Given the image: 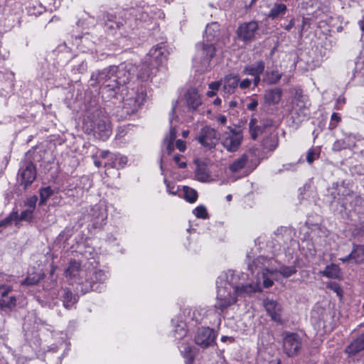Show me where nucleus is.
I'll use <instances>...</instances> for the list:
<instances>
[{
    "instance_id": "obj_15",
    "label": "nucleus",
    "mask_w": 364,
    "mask_h": 364,
    "mask_svg": "<svg viewBox=\"0 0 364 364\" xmlns=\"http://www.w3.org/2000/svg\"><path fill=\"white\" fill-rule=\"evenodd\" d=\"M267 261V259L263 256H259L255 259L252 263H248L247 267L248 269L254 274L257 271V274L261 271L262 278H263V286L265 288L271 287L273 285V281L267 277H265L264 270L269 272V269L267 268H264V262Z\"/></svg>"
},
{
    "instance_id": "obj_22",
    "label": "nucleus",
    "mask_w": 364,
    "mask_h": 364,
    "mask_svg": "<svg viewBox=\"0 0 364 364\" xmlns=\"http://www.w3.org/2000/svg\"><path fill=\"white\" fill-rule=\"evenodd\" d=\"M177 106V101H173L172 108L170 113L169 121L171 124V129L169 133L165 136L164 142L166 144V149L168 154H171L174 149L173 142L176 137V131L175 127L172 126V121L175 114L176 108Z\"/></svg>"
},
{
    "instance_id": "obj_31",
    "label": "nucleus",
    "mask_w": 364,
    "mask_h": 364,
    "mask_svg": "<svg viewBox=\"0 0 364 364\" xmlns=\"http://www.w3.org/2000/svg\"><path fill=\"white\" fill-rule=\"evenodd\" d=\"M364 349V333L351 342L346 348V353L350 356L355 355Z\"/></svg>"
},
{
    "instance_id": "obj_14",
    "label": "nucleus",
    "mask_w": 364,
    "mask_h": 364,
    "mask_svg": "<svg viewBox=\"0 0 364 364\" xmlns=\"http://www.w3.org/2000/svg\"><path fill=\"white\" fill-rule=\"evenodd\" d=\"M103 21L104 28L109 34L113 35L119 30L122 36L124 37L128 36L127 32L124 33L121 31V30L123 29L124 23L122 21L118 19L116 16L107 13L104 15Z\"/></svg>"
},
{
    "instance_id": "obj_11",
    "label": "nucleus",
    "mask_w": 364,
    "mask_h": 364,
    "mask_svg": "<svg viewBox=\"0 0 364 364\" xmlns=\"http://www.w3.org/2000/svg\"><path fill=\"white\" fill-rule=\"evenodd\" d=\"M235 284L233 286V291L237 296L246 297L262 291L260 283L258 280L250 284H242L238 282L237 280L240 279V276L243 277L245 274L241 273L240 275L235 274Z\"/></svg>"
},
{
    "instance_id": "obj_28",
    "label": "nucleus",
    "mask_w": 364,
    "mask_h": 364,
    "mask_svg": "<svg viewBox=\"0 0 364 364\" xmlns=\"http://www.w3.org/2000/svg\"><path fill=\"white\" fill-rule=\"evenodd\" d=\"M59 294L63 306L67 309H71L77 302L78 297L68 288L62 289Z\"/></svg>"
},
{
    "instance_id": "obj_63",
    "label": "nucleus",
    "mask_w": 364,
    "mask_h": 364,
    "mask_svg": "<svg viewBox=\"0 0 364 364\" xmlns=\"http://www.w3.org/2000/svg\"><path fill=\"white\" fill-rule=\"evenodd\" d=\"M294 26V19L291 18L289 21V23L284 26V29L286 31H290L291 28Z\"/></svg>"
},
{
    "instance_id": "obj_61",
    "label": "nucleus",
    "mask_w": 364,
    "mask_h": 364,
    "mask_svg": "<svg viewBox=\"0 0 364 364\" xmlns=\"http://www.w3.org/2000/svg\"><path fill=\"white\" fill-rule=\"evenodd\" d=\"M220 82H213L209 84V88L212 90H214V91H217L218 90L219 87H220Z\"/></svg>"
},
{
    "instance_id": "obj_35",
    "label": "nucleus",
    "mask_w": 364,
    "mask_h": 364,
    "mask_svg": "<svg viewBox=\"0 0 364 364\" xmlns=\"http://www.w3.org/2000/svg\"><path fill=\"white\" fill-rule=\"evenodd\" d=\"M264 62L259 60L250 65L246 66L243 70V73L249 75H260L264 72Z\"/></svg>"
},
{
    "instance_id": "obj_41",
    "label": "nucleus",
    "mask_w": 364,
    "mask_h": 364,
    "mask_svg": "<svg viewBox=\"0 0 364 364\" xmlns=\"http://www.w3.org/2000/svg\"><path fill=\"white\" fill-rule=\"evenodd\" d=\"M353 78L355 80L356 83L364 86V65L362 63H357L355 64Z\"/></svg>"
},
{
    "instance_id": "obj_19",
    "label": "nucleus",
    "mask_w": 364,
    "mask_h": 364,
    "mask_svg": "<svg viewBox=\"0 0 364 364\" xmlns=\"http://www.w3.org/2000/svg\"><path fill=\"white\" fill-rule=\"evenodd\" d=\"M168 55L169 51L168 50L166 46L164 43H161L150 49L149 53V60L152 63L154 61L155 65H159L167 60Z\"/></svg>"
},
{
    "instance_id": "obj_58",
    "label": "nucleus",
    "mask_w": 364,
    "mask_h": 364,
    "mask_svg": "<svg viewBox=\"0 0 364 364\" xmlns=\"http://www.w3.org/2000/svg\"><path fill=\"white\" fill-rule=\"evenodd\" d=\"M176 146L181 152L184 151L186 148L185 141L181 139L176 140Z\"/></svg>"
},
{
    "instance_id": "obj_56",
    "label": "nucleus",
    "mask_w": 364,
    "mask_h": 364,
    "mask_svg": "<svg viewBox=\"0 0 364 364\" xmlns=\"http://www.w3.org/2000/svg\"><path fill=\"white\" fill-rule=\"evenodd\" d=\"M38 280L36 279L35 278L26 277L25 279H23L21 282V284L26 285V286H31V285L36 284L38 282Z\"/></svg>"
},
{
    "instance_id": "obj_1",
    "label": "nucleus",
    "mask_w": 364,
    "mask_h": 364,
    "mask_svg": "<svg viewBox=\"0 0 364 364\" xmlns=\"http://www.w3.org/2000/svg\"><path fill=\"white\" fill-rule=\"evenodd\" d=\"M235 272L228 270L223 276L218 277L216 281L218 287L215 308L223 312L228 307L237 301V295L233 291L235 284Z\"/></svg>"
},
{
    "instance_id": "obj_21",
    "label": "nucleus",
    "mask_w": 364,
    "mask_h": 364,
    "mask_svg": "<svg viewBox=\"0 0 364 364\" xmlns=\"http://www.w3.org/2000/svg\"><path fill=\"white\" fill-rule=\"evenodd\" d=\"M263 305L268 315L276 322L282 321V305L275 300L266 299L263 301Z\"/></svg>"
},
{
    "instance_id": "obj_40",
    "label": "nucleus",
    "mask_w": 364,
    "mask_h": 364,
    "mask_svg": "<svg viewBox=\"0 0 364 364\" xmlns=\"http://www.w3.org/2000/svg\"><path fill=\"white\" fill-rule=\"evenodd\" d=\"M322 275L330 279H338L341 274V270L338 265L331 264L327 265L321 272Z\"/></svg>"
},
{
    "instance_id": "obj_12",
    "label": "nucleus",
    "mask_w": 364,
    "mask_h": 364,
    "mask_svg": "<svg viewBox=\"0 0 364 364\" xmlns=\"http://www.w3.org/2000/svg\"><path fill=\"white\" fill-rule=\"evenodd\" d=\"M283 346L288 356L297 354L301 346V338L298 333L285 331L283 333Z\"/></svg>"
},
{
    "instance_id": "obj_45",
    "label": "nucleus",
    "mask_w": 364,
    "mask_h": 364,
    "mask_svg": "<svg viewBox=\"0 0 364 364\" xmlns=\"http://www.w3.org/2000/svg\"><path fill=\"white\" fill-rule=\"evenodd\" d=\"M183 190L184 198L186 201L193 203L197 200L198 193L195 189L188 186H183Z\"/></svg>"
},
{
    "instance_id": "obj_20",
    "label": "nucleus",
    "mask_w": 364,
    "mask_h": 364,
    "mask_svg": "<svg viewBox=\"0 0 364 364\" xmlns=\"http://www.w3.org/2000/svg\"><path fill=\"white\" fill-rule=\"evenodd\" d=\"M97 38L93 37L89 33H86L82 36H76L74 39V44L82 52L92 51L95 47Z\"/></svg>"
},
{
    "instance_id": "obj_32",
    "label": "nucleus",
    "mask_w": 364,
    "mask_h": 364,
    "mask_svg": "<svg viewBox=\"0 0 364 364\" xmlns=\"http://www.w3.org/2000/svg\"><path fill=\"white\" fill-rule=\"evenodd\" d=\"M196 168L195 171V178L200 182H207L210 178L207 166L204 163L196 161Z\"/></svg>"
},
{
    "instance_id": "obj_29",
    "label": "nucleus",
    "mask_w": 364,
    "mask_h": 364,
    "mask_svg": "<svg viewBox=\"0 0 364 364\" xmlns=\"http://www.w3.org/2000/svg\"><path fill=\"white\" fill-rule=\"evenodd\" d=\"M240 81L237 75H228L223 79V90L225 93L232 94L238 86Z\"/></svg>"
},
{
    "instance_id": "obj_36",
    "label": "nucleus",
    "mask_w": 364,
    "mask_h": 364,
    "mask_svg": "<svg viewBox=\"0 0 364 364\" xmlns=\"http://www.w3.org/2000/svg\"><path fill=\"white\" fill-rule=\"evenodd\" d=\"M249 162V156L247 154H242L240 158L235 159L229 166V169L232 172H238L245 168Z\"/></svg>"
},
{
    "instance_id": "obj_37",
    "label": "nucleus",
    "mask_w": 364,
    "mask_h": 364,
    "mask_svg": "<svg viewBox=\"0 0 364 364\" xmlns=\"http://www.w3.org/2000/svg\"><path fill=\"white\" fill-rule=\"evenodd\" d=\"M282 91L279 88L267 90L264 94V100L269 104H277L282 97Z\"/></svg>"
},
{
    "instance_id": "obj_44",
    "label": "nucleus",
    "mask_w": 364,
    "mask_h": 364,
    "mask_svg": "<svg viewBox=\"0 0 364 364\" xmlns=\"http://www.w3.org/2000/svg\"><path fill=\"white\" fill-rule=\"evenodd\" d=\"M154 66L156 65L151 61L150 63L146 62L145 63H143L138 73V77L143 80L147 79L150 76L151 70Z\"/></svg>"
},
{
    "instance_id": "obj_59",
    "label": "nucleus",
    "mask_w": 364,
    "mask_h": 364,
    "mask_svg": "<svg viewBox=\"0 0 364 364\" xmlns=\"http://www.w3.org/2000/svg\"><path fill=\"white\" fill-rule=\"evenodd\" d=\"M251 85V80L249 79H245L242 80L240 83V87L242 89H246L248 88Z\"/></svg>"
},
{
    "instance_id": "obj_42",
    "label": "nucleus",
    "mask_w": 364,
    "mask_h": 364,
    "mask_svg": "<svg viewBox=\"0 0 364 364\" xmlns=\"http://www.w3.org/2000/svg\"><path fill=\"white\" fill-rule=\"evenodd\" d=\"M13 222H15L16 224L18 222V213L17 211H12L4 220L0 221V233L2 232L4 228L11 225Z\"/></svg>"
},
{
    "instance_id": "obj_38",
    "label": "nucleus",
    "mask_w": 364,
    "mask_h": 364,
    "mask_svg": "<svg viewBox=\"0 0 364 364\" xmlns=\"http://www.w3.org/2000/svg\"><path fill=\"white\" fill-rule=\"evenodd\" d=\"M282 73L278 70L266 71L263 77V82L267 85H275L279 82Z\"/></svg>"
},
{
    "instance_id": "obj_27",
    "label": "nucleus",
    "mask_w": 364,
    "mask_h": 364,
    "mask_svg": "<svg viewBox=\"0 0 364 364\" xmlns=\"http://www.w3.org/2000/svg\"><path fill=\"white\" fill-rule=\"evenodd\" d=\"M88 267L87 278L90 279V281L92 282V284L93 285L92 290L96 291L98 289V287H95V283H103L107 279V275L106 272L102 269H97L94 267L90 268V266Z\"/></svg>"
},
{
    "instance_id": "obj_34",
    "label": "nucleus",
    "mask_w": 364,
    "mask_h": 364,
    "mask_svg": "<svg viewBox=\"0 0 364 364\" xmlns=\"http://www.w3.org/2000/svg\"><path fill=\"white\" fill-rule=\"evenodd\" d=\"M287 11V7L284 4L276 2L271 7L267 17L272 20L282 17Z\"/></svg>"
},
{
    "instance_id": "obj_62",
    "label": "nucleus",
    "mask_w": 364,
    "mask_h": 364,
    "mask_svg": "<svg viewBox=\"0 0 364 364\" xmlns=\"http://www.w3.org/2000/svg\"><path fill=\"white\" fill-rule=\"evenodd\" d=\"M337 187H338V185H336V186L333 185V186L331 188L332 191L331 192V196L333 198V200L338 199L337 196H338V193H335L336 189H337Z\"/></svg>"
},
{
    "instance_id": "obj_9",
    "label": "nucleus",
    "mask_w": 364,
    "mask_h": 364,
    "mask_svg": "<svg viewBox=\"0 0 364 364\" xmlns=\"http://www.w3.org/2000/svg\"><path fill=\"white\" fill-rule=\"evenodd\" d=\"M229 132L223 133L221 143L223 147L229 152L237 151L243 140V135L241 130H237L228 127Z\"/></svg>"
},
{
    "instance_id": "obj_46",
    "label": "nucleus",
    "mask_w": 364,
    "mask_h": 364,
    "mask_svg": "<svg viewBox=\"0 0 364 364\" xmlns=\"http://www.w3.org/2000/svg\"><path fill=\"white\" fill-rule=\"evenodd\" d=\"M276 272H279L284 277H289L290 276L294 274L296 272V269L294 266H282L279 270H272L269 271L271 274H273Z\"/></svg>"
},
{
    "instance_id": "obj_6",
    "label": "nucleus",
    "mask_w": 364,
    "mask_h": 364,
    "mask_svg": "<svg viewBox=\"0 0 364 364\" xmlns=\"http://www.w3.org/2000/svg\"><path fill=\"white\" fill-rule=\"evenodd\" d=\"M114 78L112 80V83L108 85L109 89L115 90L120 86L128 83L134 77L136 71V68L131 63H122L119 65H112Z\"/></svg>"
},
{
    "instance_id": "obj_64",
    "label": "nucleus",
    "mask_w": 364,
    "mask_h": 364,
    "mask_svg": "<svg viewBox=\"0 0 364 364\" xmlns=\"http://www.w3.org/2000/svg\"><path fill=\"white\" fill-rule=\"evenodd\" d=\"M218 122L222 124H225L227 122V118L224 115H220L218 117Z\"/></svg>"
},
{
    "instance_id": "obj_25",
    "label": "nucleus",
    "mask_w": 364,
    "mask_h": 364,
    "mask_svg": "<svg viewBox=\"0 0 364 364\" xmlns=\"http://www.w3.org/2000/svg\"><path fill=\"white\" fill-rule=\"evenodd\" d=\"M271 125L272 124L269 122H265L264 121L258 122L255 118L251 119L249 123L251 138L255 140L259 135L264 132L267 127H270Z\"/></svg>"
},
{
    "instance_id": "obj_4",
    "label": "nucleus",
    "mask_w": 364,
    "mask_h": 364,
    "mask_svg": "<svg viewBox=\"0 0 364 364\" xmlns=\"http://www.w3.org/2000/svg\"><path fill=\"white\" fill-rule=\"evenodd\" d=\"M215 55L213 43L203 41L196 45V54L193 58V66L197 72L203 73L210 68V62Z\"/></svg>"
},
{
    "instance_id": "obj_17",
    "label": "nucleus",
    "mask_w": 364,
    "mask_h": 364,
    "mask_svg": "<svg viewBox=\"0 0 364 364\" xmlns=\"http://www.w3.org/2000/svg\"><path fill=\"white\" fill-rule=\"evenodd\" d=\"M12 291L11 286H0V309L1 311H11L16 306V297L9 296V293Z\"/></svg>"
},
{
    "instance_id": "obj_48",
    "label": "nucleus",
    "mask_w": 364,
    "mask_h": 364,
    "mask_svg": "<svg viewBox=\"0 0 364 364\" xmlns=\"http://www.w3.org/2000/svg\"><path fill=\"white\" fill-rule=\"evenodd\" d=\"M264 148L273 151L278 145V139L275 135H271L267 137L263 142Z\"/></svg>"
},
{
    "instance_id": "obj_5",
    "label": "nucleus",
    "mask_w": 364,
    "mask_h": 364,
    "mask_svg": "<svg viewBox=\"0 0 364 364\" xmlns=\"http://www.w3.org/2000/svg\"><path fill=\"white\" fill-rule=\"evenodd\" d=\"M89 267L85 264L82 266L80 262L72 260L69 262L65 269V275L66 277L74 280L82 285V291L83 294L88 292L90 289H93V285L90 279L87 278V270Z\"/></svg>"
},
{
    "instance_id": "obj_26",
    "label": "nucleus",
    "mask_w": 364,
    "mask_h": 364,
    "mask_svg": "<svg viewBox=\"0 0 364 364\" xmlns=\"http://www.w3.org/2000/svg\"><path fill=\"white\" fill-rule=\"evenodd\" d=\"M294 109L298 117L300 118V121H303L310 114L309 108L306 104V99L305 96H297Z\"/></svg>"
},
{
    "instance_id": "obj_33",
    "label": "nucleus",
    "mask_w": 364,
    "mask_h": 364,
    "mask_svg": "<svg viewBox=\"0 0 364 364\" xmlns=\"http://www.w3.org/2000/svg\"><path fill=\"white\" fill-rule=\"evenodd\" d=\"M90 215L94 224L96 225H101L107 218V213L105 210L97 205H95L91 209Z\"/></svg>"
},
{
    "instance_id": "obj_10",
    "label": "nucleus",
    "mask_w": 364,
    "mask_h": 364,
    "mask_svg": "<svg viewBox=\"0 0 364 364\" xmlns=\"http://www.w3.org/2000/svg\"><path fill=\"white\" fill-rule=\"evenodd\" d=\"M258 30L259 23L257 21L244 22L237 27L236 35L239 41L248 44L255 38Z\"/></svg>"
},
{
    "instance_id": "obj_8",
    "label": "nucleus",
    "mask_w": 364,
    "mask_h": 364,
    "mask_svg": "<svg viewBox=\"0 0 364 364\" xmlns=\"http://www.w3.org/2000/svg\"><path fill=\"white\" fill-rule=\"evenodd\" d=\"M146 93L143 89L124 99L122 112L126 116L135 114L145 100Z\"/></svg>"
},
{
    "instance_id": "obj_13",
    "label": "nucleus",
    "mask_w": 364,
    "mask_h": 364,
    "mask_svg": "<svg viewBox=\"0 0 364 364\" xmlns=\"http://www.w3.org/2000/svg\"><path fill=\"white\" fill-rule=\"evenodd\" d=\"M216 336L214 331L209 327L198 328L195 336V343L203 348H206L214 344Z\"/></svg>"
},
{
    "instance_id": "obj_39",
    "label": "nucleus",
    "mask_w": 364,
    "mask_h": 364,
    "mask_svg": "<svg viewBox=\"0 0 364 364\" xmlns=\"http://www.w3.org/2000/svg\"><path fill=\"white\" fill-rule=\"evenodd\" d=\"M172 323H173L174 329L173 331V336L176 340H181L183 337L186 336L187 331H186V324L183 321H177L175 323L174 320H172Z\"/></svg>"
},
{
    "instance_id": "obj_3",
    "label": "nucleus",
    "mask_w": 364,
    "mask_h": 364,
    "mask_svg": "<svg viewBox=\"0 0 364 364\" xmlns=\"http://www.w3.org/2000/svg\"><path fill=\"white\" fill-rule=\"evenodd\" d=\"M130 15L134 18L137 24L148 28L153 24L156 25L158 19L164 17V14L161 9L149 5H143L132 9Z\"/></svg>"
},
{
    "instance_id": "obj_2",
    "label": "nucleus",
    "mask_w": 364,
    "mask_h": 364,
    "mask_svg": "<svg viewBox=\"0 0 364 364\" xmlns=\"http://www.w3.org/2000/svg\"><path fill=\"white\" fill-rule=\"evenodd\" d=\"M84 126L88 133H93L98 139L105 141L112 134L107 116L100 109L95 110L85 119Z\"/></svg>"
},
{
    "instance_id": "obj_30",
    "label": "nucleus",
    "mask_w": 364,
    "mask_h": 364,
    "mask_svg": "<svg viewBox=\"0 0 364 364\" xmlns=\"http://www.w3.org/2000/svg\"><path fill=\"white\" fill-rule=\"evenodd\" d=\"M219 25L218 23H212L207 25L203 36V41L214 44V42L219 36Z\"/></svg>"
},
{
    "instance_id": "obj_18",
    "label": "nucleus",
    "mask_w": 364,
    "mask_h": 364,
    "mask_svg": "<svg viewBox=\"0 0 364 364\" xmlns=\"http://www.w3.org/2000/svg\"><path fill=\"white\" fill-rule=\"evenodd\" d=\"M21 185L24 189H27L36 178V168L33 162L25 163L20 170Z\"/></svg>"
},
{
    "instance_id": "obj_51",
    "label": "nucleus",
    "mask_w": 364,
    "mask_h": 364,
    "mask_svg": "<svg viewBox=\"0 0 364 364\" xmlns=\"http://www.w3.org/2000/svg\"><path fill=\"white\" fill-rule=\"evenodd\" d=\"M127 163V159L125 156L115 155L113 161V167L117 169L123 168Z\"/></svg>"
},
{
    "instance_id": "obj_54",
    "label": "nucleus",
    "mask_w": 364,
    "mask_h": 364,
    "mask_svg": "<svg viewBox=\"0 0 364 364\" xmlns=\"http://www.w3.org/2000/svg\"><path fill=\"white\" fill-rule=\"evenodd\" d=\"M37 201V196H32L26 199V200L25 201V205L27 206L28 209L34 211Z\"/></svg>"
},
{
    "instance_id": "obj_16",
    "label": "nucleus",
    "mask_w": 364,
    "mask_h": 364,
    "mask_svg": "<svg viewBox=\"0 0 364 364\" xmlns=\"http://www.w3.org/2000/svg\"><path fill=\"white\" fill-rule=\"evenodd\" d=\"M113 66L110 65L102 70L93 72L91 75L90 80L95 81L97 84L108 87V85L112 83V80L114 78Z\"/></svg>"
},
{
    "instance_id": "obj_50",
    "label": "nucleus",
    "mask_w": 364,
    "mask_h": 364,
    "mask_svg": "<svg viewBox=\"0 0 364 364\" xmlns=\"http://www.w3.org/2000/svg\"><path fill=\"white\" fill-rule=\"evenodd\" d=\"M193 213L198 218H201V219L208 218V214L207 213L206 208L203 205H199L197 208H196L193 210Z\"/></svg>"
},
{
    "instance_id": "obj_24",
    "label": "nucleus",
    "mask_w": 364,
    "mask_h": 364,
    "mask_svg": "<svg viewBox=\"0 0 364 364\" xmlns=\"http://www.w3.org/2000/svg\"><path fill=\"white\" fill-rule=\"evenodd\" d=\"M184 97L191 110H196L202 104L201 97L196 88L188 89Z\"/></svg>"
},
{
    "instance_id": "obj_57",
    "label": "nucleus",
    "mask_w": 364,
    "mask_h": 364,
    "mask_svg": "<svg viewBox=\"0 0 364 364\" xmlns=\"http://www.w3.org/2000/svg\"><path fill=\"white\" fill-rule=\"evenodd\" d=\"M315 156H316V154L313 150H311V149L309 150L307 155H306V161L309 164H312L314 162V161L315 160Z\"/></svg>"
},
{
    "instance_id": "obj_55",
    "label": "nucleus",
    "mask_w": 364,
    "mask_h": 364,
    "mask_svg": "<svg viewBox=\"0 0 364 364\" xmlns=\"http://www.w3.org/2000/svg\"><path fill=\"white\" fill-rule=\"evenodd\" d=\"M327 316H328L327 314H323L322 318L319 320L318 323V326L322 327L325 330V331H330L332 328L331 326H328L325 323V321L323 319L325 318V317H327Z\"/></svg>"
},
{
    "instance_id": "obj_23",
    "label": "nucleus",
    "mask_w": 364,
    "mask_h": 364,
    "mask_svg": "<svg viewBox=\"0 0 364 364\" xmlns=\"http://www.w3.org/2000/svg\"><path fill=\"white\" fill-rule=\"evenodd\" d=\"M355 136L350 133H343V138L337 139L333 144L332 149L334 151H340L343 149H352L355 146Z\"/></svg>"
},
{
    "instance_id": "obj_43",
    "label": "nucleus",
    "mask_w": 364,
    "mask_h": 364,
    "mask_svg": "<svg viewBox=\"0 0 364 364\" xmlns=\"http://www.w3.org/2000/svg\"><path fill=\"white\" fill-rule=\"evenodd\" d=\"M351 256L353 259L356 263H361L364 262V246L355 245L351 251Z\"/></svg>"
},
{
    "instance_id": "obj_60",
    "label": "nucleus",
    "mask_w": 364,
    "mask_h": 364,
    "mask_svg": "<svg viewBox=\"0 0 364 364\" xmlns=\"http://www.w3.org/2000/svg\"><path fill=\"white\" fill-rule=\"evenodd\" d=\"M257 105H258L257 101L255 100H251V102L250 103L247 104V107L249 110L253 111L256 109Z\"/></svg>"
},
{
    "instance_id": "obj_7",
    "label": "nucleus",
    "mask_w": 364,
    "mask_h": 364,
    "mask_svg": "<svg viewBox=\"0 0 364 364\" xmlns=\"http://www.w3.org/2000/svg\"><path fill=\"white\" fill-rule=\"evenodd\" d=\"M196 139L203 147L211 149L218 143L220 134L215 128L210 126H205L200 129Z\"/></svg>"
},
{
    "instance_id": "obj_53",
    "label": "nucleus",
    "mask_w": 364,
    "mask_h": 364,
    "mask_svg": "<svg viewBox=\"0 0 364 364\" xmlns=\"http://www.w3.org/2000/svg\"><path fill=\"white\" fill-rule=\"evenodd\" d=\"M341 121V117L338 115V114L336 112H333L331 117V121L328 125V129L330 130L335 129Z\"/></svg>"
},
{
    "instance_id": "obj_52",
    "label": "nucleus",
    "mask_w": 364,
    "mask_h": 364,
    "mask_svg": "<svg viewBox=\"0 0 364 364\" xmlns=\"http://www.w3.org/2000/svg\"><path fill=\"white\" fill-rule=\"evenodd\" d=\"M33 211L28 208L23 210L21 213V214L18 215V222L19 221L31 222L33 218Z\"/></svg>"
},
{
    "instance_id": "obj_49",
    "label": "nucleus",
    "mask_w": 364,
    "mask_h": 364,
    "mask_svg": "<svg viewBox=\"0 0 364 364\" xmlns=\"http://www.w3.org/2000/svg\"><path fill=\"white\" fill-rule=\"evenodd\" d=\"M180 350L184 356L187 357L188 361L186 364H191L193 362V355L192 354V348L187 344H183L180 347Z\"/></svg>"
},
{
    "instance_id": "obj_47",
    "label": "nucleus",
    "mask_w": 364,
    "mask_h": 364,
    "mask_svg": "<svg viewBox=\"0 0 364 364\" xmlns=\"http://www.w3.org/2000/svg\"><path fill=\"white\" fill-rule=\"evenodd\" d=\"M40 205H43L46 200L53 194V191L50 186L42 188L39 191Z\"/></svg>"
}]
</instances>
